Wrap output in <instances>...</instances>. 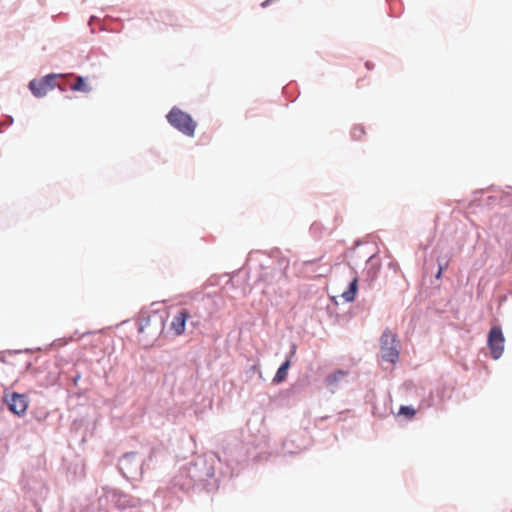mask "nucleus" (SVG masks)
<instances>
[{"mask_svg":"<svg viewBox=\"0 0 512 512\" xmlns=\"http://www.w3.org/2000/svg\"><path fill=\"white\" fill-rule=\"evenodd\" d=\"M350 376L349 370L337 369L325 377L324 383L327 389L334 394L340 388L350 384Z\"/></svg>","mask_w":512,"mask_h":512,"instance_id":"obj_9","label":"nucleus"},{"mask_svg":"<svg viewBox=\"0 0 512 512\" xmlns=\"http://www.w3.org/2000/svg\"><path fill=\"white\" fill-rule=\"evenodd\" d=\"M380 268L381 264L377 260L376 255H371L366 261V267L363 272L365 281L368 283L369 287H372L373 282L377 279Z\"/></svg>","mask_w":512,"mask_h":512,"instance_id":"obj_13","label":"nucleus"},{"mask_svg":"<svg viewBox=\"0 0 512 512\" xmlns=\"http://www.w3.org/2000/svg\"><path fill=\"white\" fill-rule=\"evenodd\" d=\"M57 74L50 73L43 76L41 79H32L28 88L36 98L44 97L49 90H52L56 87V78Z\"/></svg>","mask_w":512,"mask_h":512,"instance_id":"obj_7","label":"nucleus"},{"mask_svg":"<svg viewBox=\"0 0 512 512\" xmlns=\"http://www.w3.org/2000/svg\"><path fill=\"white\" fill-rule=\"evenodd\" d=\"M47 473L42 468L26 469L23 472L21 485L27 497L35 504L38 500H43L49 493L46 483Z\"/></svg>","mask_w":512,"mask_h":512,"instance_id":"obj_3","label":"nucleus"},{"mask_svg":"<svg viewBox=\"0 0 512 512\" xmlns=\"http://www.w3.org/2000/svg\"><path fill=\"white\" fill-rule=\"evenodd\" d=\"M505 337L500 326H492L487 336V345L491 352V357L498 360L504 352Z\"/></svg>","mask_w":512,"mask_h":512,"instance_id":"obj_8","label":"nucleus"},{"mask_svg":"<svg viewBox=\"0 0 512 512\" xmlns=\"http://www.w3.org/2000/svg\"><path fill=\"white\" fill-rule=\"evenodd\" d=\"M59 89H60L61 91H65V88H64V87H59Z\"/></svg>","mask_w":512,"mask_h":512,"instance_id":"obj_37","label":"nucleus"},{"mask_svg":"<svg viewBox=\"0 0 512 512\" xmlns=\"http://www.w3.org/2000/svg\"><path fill=\"white\" fill-rule=\"evenodd\" d=\"M354 245H355V247L360 246L361 245V240L360 239L355 240Z\"/></svg>","mask_w":512,"mask_h":512,"instance_id":"obj_34","label":"nucleus"},{"mask_svg":"<svg viewBox=\"0 0 512 512\" xmlns=\"http://www.w3.org/2000/svg\"><path fill=\"white\" fill-rule=\"evenodd\" d=\"M296 349H297L296 344H295V343H292V344H291V347H290V354H291V356L295 355V353H296Z\"/></svg>","mask_w":512,"mask_h":512,"instance_id":"obj_30","label":"nucleus"},{"mask_svg":"<svg viewBox=\"0 0 512 512\" xmlns=\"http://www.w3.org/2000/svg\"><path fill=\"white\" fill-rule=\"evenodd\" d=\"M382 358L390 363H395L399 359V351L393 345L396 341L395 335L383 333L381 336Z\"/></svg>","mask_w":512,"mask_h":512,"instance_id":"obj_10","label":"nucleus"},{"mask_svg":"<svg viewBox=\"0 0 512 512\" xmlns=\"http://www.w3.org/2000/svg\"><path fill=\"white\" fill-rule=\"evenodd\" d=\"M280 265L281 266L284 265L285 267H287L288 266V262L287 261H281Z\"/></svg>","mask_w":512,"mask_h":512,"instance_id":"obj_35","label":"nucleus"},{"mask_svg":"<svg viewBox=\"0 0 512 512\" xmlns=\"http://www.w3.org/2000/svg\"><path fill=\"white\" fill-rule=\"evenodd\" d=\"M391 268H395V265L393 263H390L389 265Z\"/></svg>","mask_w":512,"mask_h":512,"instance_id":"obj_36","label":"nucleus"},{"mask_svg":"<svg viewBox=\"0 0 512 512\" xmlns=\"http://www.w3.org/2000/svg\"><path fill=\"white\" fill-rule=\"evenodd\" d=\"M317 262H318V259L307 260V261H304V266L308 267L310 265H314Z\"/></svg>","mask_w":512,"mask_h":512,"instance_id":"obj_29","label":"nucleus"},{"mask_svg":"<svg viewBox=\"0 0 512 512\" xmlns=\"http://www.w3.org/2000/svg\"><path fill=\"white\" fill-rule=\"evenodd\" d=\"M186 308L191 316V326L199 328L212 320L219 309V304L215 296L195 292Z\"/></svg>","mask_w":512,"mask_h":512,"instance_id":"obj_2","label":"nucleus"},{"mask_svg":"<svg viewBox=\"0 0 512 512\" xmlns=\"http://www.w3.org/2000/svg\"><path fill=\"white\" fill-rule=\"evenodd\" d=\"M111 502L119 509H126L138 506L140 499L121 491H113L111 494Z\"/></svg>","mask_w":512,"mask_h":512,"instance_id":"obj_11","label":"nucleus"},{"mask_svg":"<svg viewBox=\"0 0 512 512\" xmlns=\"http://www.w3.org/2000/svg\"><path fill=\"white\" fill-rule=\"evenodd\" d=\"M232 476L229 462L223 463L217 453L207 452L181 466L171 481L170 489L189 492L201 488L213 492L218 490L222 478Z\"/></svg>","mask_w":512,"mask_h":512,"instance_id":"obj_1","label":"nucleus"},{"mask_svg":"<svg viewBox=\"0 0 512 512\" xmlns=\"http://www.w3.org/2000/svg\"><path fill=\"white\" fill-rule=\"evenodd\" d=\"M150 322H151V316L149 315L148 311L142 309L139 312V315L137 318L138 333H143L145 331V328L150 325Z\"/></svg>","mask_w":512,"mask_h":512,"instance_id":"obj_17","label":"nucleus"},{"mask_svg":"<svg viewBox=\"0 0 512 512\" xmlns=\"http://www.w3.org/2000/svg\"><path fill=\"white\" fill-rule=\"evenodd\" d=\"M13 122H14V119H13V117H12V116H6V118H5V123H4L6 126H10V125H12V124H13Z\"/></svg>","mask_w":512,"mask_h":512,"instance_id":"obj_26","label":"nucleus"},{"mask_svg":"<svg viewBox=\"0 0 512 512\" xmlns=\"http://www.w3.org/2000/svg\"><path fill=\"white\" fill-rule=\"evenodd\" d=\"M144 465V458L137 452L125 453L118 461V469L127 480L140 479L143 474Z\"/></svg>","mask_w":512,"mask_h":512,"instance_id":"obj_4","label":"nucleus"},{"mask_svg":"<svg viewBox=\"0 0 512 512\" xmlns=\"http://www.w3.org/2000/svg\"><path fill=\"white\" fill-rule=\"evenodd\" d=\"M81 379V373L80 372H76L75 376H73L71 378V381H72V384L74 387H76L78 385V382L79 380Z\"/></svg>","mask_w":512,"mask_h":512,"instance_id":"obj_24","label":"nucleus"},{"mask_svg":"<svg viewBox=\"0 0 512 512\" xmlns=\"http://www.w3.org/2000/svg\"><path fill=\"white\" fill-rule=\"evenodd\" d=\"M300 450L299 446L294 445L293 440H285L282 444V453L286 454H294Z\"/></svg>","mask_w":512,"mask_h":512,"instance_id":"obj_18","label":"nucleus"},{"mask_svg":"<svg viewBox=\"0 0 512 512\" xmlns=\"http://www.w3.org/2000/svg\"><path fill=\"white\" fill-rule=\"evenodd\" d=\"M443 269H444L443 265L440 262H438V271L435 274V278L436 279H440L441 278L442 273H443Z\"/></svg>","mask_w":512,"mask_h":512,"instance_id":"obj_25","label":"nucleus"},{"mask_svg":"<svg viewBox=\"0 0 512 512\" xmlns=\"http://www.w3.org/2000/svg\"><path fill=\"white\" fill-rule=\"evenodd\" d=\"M291 366V361L290 359H286L280 366L279 368L277 369L276 371V374L274 375L273 379H272V382L274 384H280L282 383L283 381L286 380L287 378V375H288V370Z\"/></svg>","mask_w":512,"mask_h":512,"instance_id":"obj_15","label":"nucleus"},{"mask_svg":"<svg viewBox=\"0 0 512 512\" xmlns=\"http://www.w3.org/2000/svg\"><path fill=\"white\" fill-rule=\"evenodd\" d=\"M67 344V341L62 339V338H59V339H56L54 340L51 344H50V347L52 348H58V347H61V346H64Z\"/></svg>","mask_w":512,"mask_h":512,"instance_id":"obj_22","label":"nucleus"},{"mask_svg":"<svg viewBox=\"0 0 512 512\" xmlns=\"http://www.w3.org/2000/svg\"><path fill=\"white\" fill-rule=\"evenodd\" d=\"M275 274H276L279 278H281V277H283V276H284V273H283L281 270L276 271V272H275Z\"/></svg>","mask_w":512,"mask_h":512,"instance_id":"obj_33","label":"nucleus"},{"mask_svg":"<svg viewBox=\"0 0 512 512\" xmlns=\"http://www.w3.org/2000/svg\"><path fill=\"white\" fill-rule=\"evenodd\" d=\"M276 0H265L264 2L261 3V7L262 8H266L268 7L269 5H271L272 3H274Z\"/></svg>","mask_w":512,"mask_h":512,"instance_id":"obj_28","label":"nucleus"},{"mask_svg":"<svg viewBox=\"0 0 512 512\" xmlns=\"http://www.w3.org/2000/svg\"><path fill=\"white\" fill-rule=\"evenodd\" d=\"M261 280L267 282L268 285L270 284L267 274H261Z\"/></svg>","mask_w":512,"mask_h":512,"instance_id":"obj_31","label":"nucleus"},{"mask_svg":"<svg viewBox=\"0 0 512 512\" xmlns=\"http://www.w3.org/2000/svg\"><path fill=\"white\" fill-rule=\"evenodd\" d=\"M3 401L7 405L10 412L17 416H22L27 411L29 399L26 394L18 392H6Z\"/></svg>","mask_w":512,"mask_h":512,"instance_id":"obj_6","label":"nucleus"},{"mask_svg":"<svg viewBox=\"0 0 512 512\" xmlns=\"http://www.w3.org/2000/svg\"><path fill=\"white\" fill-rule=\"evenodd\" d=\"M364 133V127L361 125H356L351 130V137L353 140H359L362 137V135H364Z\"/></svg>","mask_w":512,"mask_h":512,"instance_id":"obj_21","label":"nucleus"},{"mask_svg":"<svg viewBox=\"0 0 512 512\" xmlns=\"http://www.w3.org/2000/svg\"><path fill=\"white\" fill-rule=\"evenodd\" d=\"M416 414V409L412 405H401L398 411L399 416H404L408 419Z\"/></svg>","mask_w":512,"mask_h":512,"instance_id":"obj_19","label":"nucleus"},{"mask_svg":"<svg viewBox=\"0 0 512 512\" xmlns=\"http://www.w3.org/2000/svg\"><path fill=\"white\" fill-rule=\"evenodd\" d=\"M167 122L180 133L192 137L197 127L192 116L179 107L174 106L166 115Z\"/></svg>","mask_w":512,"mask_h":512,"instance_id":"obj_5","label":"nucleus"},{"mask_svg":"<svg viewBox=\"0 0 512 512\" xmlns=\"http://www.w3.org/2000/svg\"><path fill=\"white\" fill-rule=\"evenodd\" d=\"M70 89L72 91L89 93L92 90V87L87 83L85 77L77 76L76 80L70 84Z\"/></svg>","mask_w":512,"mask_h":512,"instance_id":"obj_16","label":"nucleus"},{"mask_svg":"<svg viewBox=\"0 0 512 512\" xmlns=\"http://www.w3.org/2000/svg\"><path fill=\"white\" fill-rule=\"evenodd\" d=\"M320 272L318 273V276H324L331 271V267L329 265H323L320 268Z\"/></svg>","mask_w":512,"mask_h":512,"instance_id":"obj_23","label":"nucleus"},{"mask_svg":"<svg viewBox=\"0 0 512 512\" xmlns=\"http://www.w3.org/2000/svg\"><path fill=\"white\" fill-rule=\"evenodd\" d=\"M365 66L367 67L368 70H371L374 67V64L370 61H367L365 63Z\"/></svg>","mask_w":512,"mask_h":512,"instance_id":"obj_32","label":"nucleus"},{"mask_svg":"<svg viewBox=\"0 0 512 512\" xmlns=\"http://www.w3.org/2000/svg\"><path fill=\"white\" fill-rule=\"evenodd\" d=\"M31 415L38 423H43L46 421V419L49 417L50 414L48 411L41 410V411L31 412Z\"/></svg>","mask_w":512,"mask_h":512,"instance_id":"obj_20","label":"nucleus"},{"mask_svg":"<svg viewBox=\"0 0 512 512\" xmlns=\"http://www.w3.org/2000/svg\"><path fill=\"white\" fill-rule=\"evenodd\" d=\"M359 279L358 277H354L348 284L347 289L342 293V298L346 302H353L355 300L356 294L359 288Z\"/></svg>","mask_w":512,"mask_h":512,"instance_id":"obj_14","label":"nucleus"},{"mask_svg":"<svg viewBox=\"0 0 512 512\" xmlns=\"http://www.w3.org/2000/svg\"><path fill=\"white\" fill-rule=\"evenodd\" d=\"M188 321L191 324V316L187 308L184 307L176 313L171 322V329L174 331L175 335L180 336L184 334Z\"/></svg>","mask_w":512,"mask_h":512,"instance_id":"obj_12","label":"nucleus"},{"mask_svg":"<svg viewBox=\"0 0 512 512\" xmlns=\"http://www.w3.org/2000/svg\"><path fill=\"white\" fill-rule=\"evenodd\" d=\"M99 20H100V19H99L97 16L92 15V16H90V18H89L88 25H89V26H92V25H93V23H94L95 21H99Z\"/></svg>","mask_w":512,"mask_h":512,"instance_id":"obj_27","label":"nucleus"}]
</instances>
